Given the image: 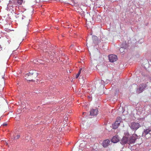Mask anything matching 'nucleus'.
Returning <instances> with one entry per match:
<instances>
[{
    "label": "nucleus",
    "mask_w": 151,
    "mask_h": 151,
    "mask_svg": "<svg viewBox=\"0 0 151 151\" xmlns=\"http://www.w3.org/2000/svg\"><path fill=\"white\" fill-rule=\"evenodd\" d=\"M37 73L35 70H30L29 73L25 75V79L28 81H32L37 76Z\"/></svg>",
    "instance_id": "f257e3e1"
},
{
    "label": "nucleus",
    "mask_w": 151,
    "mask_h": 151,
    "mask_svg": "<svg viewBox=\"0 0 151 151\" xmlns=\"http://www.w3.org/2000/svg\"><path fill=\"white\" fill-rule=\"evenodd\" d=\"M142 135L146 139H148L151 136V128L145 129L142 133Z\"/></svg>",
    "instance_id": "f03ea898"
},
{
    "label": "nucleus",
    "mask_w": 151,
    "mask_h": 151,
    "mask_svg": "<svg viewBox=\"0 0 151 151\" xmlns=\"http://www.w3.org/2000/svg\"><path fill=\"white\" fill-rule=\"evenodd\" d=\"M129 126L131 129L136 131L141 127V125L138 123L133 122L131 123Z\"/></svg>",
    "instance_id": "7ed1b4c3"
},
{
    "label": "nucleus",
    "mask_w": 151,
    "mask_h": 151,
    "mask_svg": "<svg viewBox=\"0 0 151 151\" xmlns=\"http://www.w3.org/2000/svg\"><path fill=\"white\" fill-rule=\"evenodd\" d=\"M147 85L145 84L142 83L141 84L137 89V92L138 93H140L142 92L144 89L146 88Z\"/></svg>",
    "instance_id": "20e7f679"
},
{
    "label": "nucleus",
    "mask_w": 151,
    "mask_h": 151,
    "mask_svg": "<svg viewBox=\"0 0 151 151\" xmlns=\"http://www.w3.org/2000/svg\"><path fill=\"white\" fill-rule=\"evenodd\" d=\"M109 61L111 62H114L117 60V56L115 55H111L109 56Z\"/></svg>",
    "instance_id": "39448f33"
},
{
    "label": "nucleus",
    "mask_w": 151,
    "mask_h": 151,
    "mask_svg": "<svg viewBox=\"0 0 151 151\" xmlns=\"http://www.w3.org/2000/svg\"><path fill=\"white\" fill-rule=\"evenodd\" d=\"M121 143L122 145H124L127 143L130 144L129 140L128 141V138L126 137H123L121 140Z\"/></svg>",
    "instance_id": "423d86ee"
},
{
    "label": "nucleus",
    "mask_w": 151,
    "mask_h": 151,
    "mask_svg": "<svg viewBox=\"0 0 151 151\" xmlns=\"http://www.w3.org/2000/svg\"><path fill=\"white\" fill-rule=\"evenodd\" d=\"M137 136L135 134H134L130 138L129 143H134L136 140L137 138Z\"/></svg>",
    "instance_id": "0eeeda50"
},
{
    "label": "nucleus",
    "mask_w": 151,
    "mask_h": 151,
    "mask_svg": "<svg viewBox=\"0 0 151 151\" xmlns=\"http://www.w3.org/2000/svg\"><path fill=\"white\" fill-rule=\"evenodd\" d=\"M98 111L97 109H92L90 111V115L91 116H96L98 114Z\"/></svg>",
    "instance_id": "6e6552de"
},
{
    "label": "nucleus",
    "mask_w": 151,
    "mask_h": 151,
    "mask_svg": "<svg viewBox=\"0 0 151 151\" xmlns=\"http://www.w3.org/2000/svg\"><path fill=\"white\" fill-rule=\"evenodd\" d=\"M110 140L108 139H106L103 141L102 145L104 147H106L110 145Z\"/></svg>",
    "instance_id": "1a4fd4ad"
},
{
    "label": "nucleus",
    "mask_w": 151,
    "mask_h": 151,
    "mask_svg": "<svg viewBox=\"0 0 151 151\" xmlns=\"http://www.w3.org/2000/svg\"><path fill=\"white\" fill-rule=\"evenodd\" d=\"M119 140V138L118 135L114 136L111 139V142L114 143L117 142Z\"/></svg>",
    "instance_id": "9d476101"
},
{
    "label": "nucleus",
    "mask_w": 151,
    "mask_h": 151,
    "mask_svg": "<svg viewBox=\"0 0 151 151\" xmlns=\"http://www.w3.org/2000/svg\"><path fill=\"white\" fill-rule=\"evenodd\" d=\"M119 121H116L113 124V128L114 129H117L120 125Z\"/></svg>",
    "instance_id": "9b49d317"
},
{
    "label": "nucleus",
    "mask_w": 151,
    "mask_h": 151,
    "mask_svg": "<svg viewBox=\"0 0 151 151\" xmlns=\"http://www.w3.org/2000/svg\"><path fill=\"white\" fill-rule=\"evenodd\" d=\"M23 15L22 14H18L16 16L17 18L19 19H23Z\"/></svg>",
    "instance_id": "f8f14e48"
},
{
    "label": "nucleus",
    "mask_w": 151,
    "mask_h": 151,
    "mask_svg": "<svg viewBox=\"0 0 151 151\" xmlns=\"http://www.w3.org/2000/svg\"><path fill=\"white\" fill-rule=\"evenodd\" d=\"M33 62H34L35 63H36V62H37L38 63H40V64L43 63L42 62V61L40 59H38L37 60H33Z\"/></svg>",
    "instance_id": "ddd939ff"
},
{
    "label": "nucleus",
    "mask_w": 151,
    "mask_h": 151,
    "mask_svg": "<svg viewBox=\"0 0 151 151\" xmlns=\"http://www.w3.org/2000/svg\"><path fill=\"white\" fill-rule=\"evenodd\" d=\"M82 70V68L80 69L78 73L77 74L76 76V78H77L79 76V75L81 73V71Z\"/></svg>",
    "instance_id": "4468645a"
},
{
    "label": "nucleus",
    "mask_w": 151,
    "mask_h": 151,
    "mask_svg": "<svg viewBox=\"0 0 151 151\" xmlns=\"http://www.w3.org/2000/svg\"><path fill=\"white\" fill-rule=\"evenodd\" d=\"M23 1L22 0H17V3L21 5L22 4Z\"/></svg>",
    "instance_id": "2eb2a0df"
},
{
    "label": "nucleus",
    "mask_w": 151,
    "mask_h": 151,
    "mask_svg": "<svg viewBox=\"0 0 151 151\" xmlns=\"http://www.w3.org/2000/svg\"><path fill=\"white\" fill-rule=\"evenodd\" d=\"M122 120V118L120 117H117L116 121H119V123H120Z\"/></svg>",
    "instance_id": "dca6fc26"
},
{
    "label": "nucleus",
    "mask_w": 151,
    "mask_h": 151,
    "mask_svg": "<svg viewBox=\"0 0 151 151\" xmlns=\"http://www.w3.org/2000/svg\"><path fill=\"white\" fill-rule=\"evenodd\" d=\"M17 0H13L12 1L10 0V1H12V3L13 4H16L17 3Z\"/></svg>",
    "instance_id": "f3484780"
},
{
    "label": "nucleus",
    "mask_w": 151,
    "mask_h": 151,
    "mask_svg": "<svg viewBox=\"0 0 151 151\" xmlns=\"http://www.w3.org/2000/svg\"><path fill=\"white\" fill-rule=\"evenodd\" d=\"M85 143H81V144H80V147H81L82 148V146H83L84 145L85 146Z\"/></svg>",
    "instance_id": "a211bd4d"
},
{
    "label": "nucleus",
    "mask_w": 151,
    "mask_h": 151,
    "mask_svg": "<svg viewBox=\"0 0 151 151\" xmlns=\"http://www.w3.org/2000/svg\"><path fill=\"white\" fill-rule=\"evenodd\" d=\"M120 51L121 52H123L124 51V49L123 47H121L120 49Z\"/></svg>",
    "instance_id": "6ab92c4d"
},
{
    "label": "nucleus",
    "mask_w": 151,
    "mask_h": 151,
    "mask_svg": "<svg viewBox=\"0 0 151 151\" xmlns=\"http://www.w3.org/2000/svg\"><path fill=\"white\" fill-rule=\"evenodd\" d=\"M20 136L19 135H17L16 137H14L15 139H17L20 137Z\"/></svg>",
    "instance_id": "aec40b11"
},
{
    "label": "nucleus",
    "mask_w": 151,
    "mask_h": 151,
    "mask_svg": "<svg viewBox=\"0 0 151 151\" xmlns=\"http://www.w3.org/2000/svg\"><path fill=\"white\" fill-rule=\"evenodd\" d=\"M4 126H6L7 125V124H3Z\"/></svg>",
    "instance_id": "412c9836"
},
{
    "label": "nucleus",
    "mask_w": 151,
    "mask_h": 151,
    "mask_svg": "<svg viewBox=\"0 0 151 151\" xmlns=\"http://www.w3.org/2000/svg\"><path fill=\"white\" fill-rule=\"evenodd\" d=\"M73 45H72L71 46H70V47H73Z\"/></svg>",
    "instance_id": "4be33fe9"
},
{
    "label": "nucleus",
    "mask_w": 151,
    "mask_h": 151,
    "mask_svg": "<svg viewBox=\"0 0 151 151\" xmlns=\"http://www.w3.org/2000/svg\"><path fill=\"white\" fill-rule=\"evenodd\" d=\"M86 113L85 112L83 113V114L84 113Z\"/></svg>",
    "instance_id": "5701e85b"
}]
</instances>
